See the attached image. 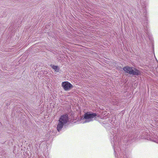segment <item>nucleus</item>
Listing matches in <instances>:
<instances>
[{"label": "nucleus", "instance_id": "f03ea898", "mask_svg": "<svg viewBox=\"0 0 158 158\" xmlns=\"http://www.w3.org/2000/svg\"><path fill=\"white\" fill-rule=\"evenodd\" d=\"M123 70L125 73H127L132 75H139L141 73L140 71L134 68L128 66H126L123 68Z\"/></svg>", "mask_w": 158, "mask_h": 158}, {"label": "nucleus", "instance_id": "7ed1b4c3", "mask_svg": "<svg viewBox=\"0 0 158 158\" xmlns=\"http://www.w3.org/2000/svg\"><path fill=\"white\" fill-rule=\"evenodd\" d=\"M97 116L96 113L90 112H87L84 115V118L86 120L85 123H88L93 120V118H95Z\"/></svg>", "mask_w": 158, "mask_h": 158}, {"label": "nucleus", "instance_id": "20e7f679", "mask_svg": "<svg viewBox=\"0 0 158 158\" xmlns=\"http://www.w3.org/2000/svg\"><path fill=\"white\" fill-rule=\"evenodd\" d=\"M62 86L65 91H68L73 88V85L68 81H64L62 83Z\"/></svg>", "mask_w": 158, "mask_h": 158}, {"label": "nucleus", "instance_id": "39448f33", "mask_svg": "<svg viewBox=\"0 0 158 158\" xmlns=\"http://www.w3.org/2000/svg\"><path fill=\"white\" fill-rule=\"evenodd\" d=\"M51 66L53 69L55 70V71L56 72H57L59 71V68L58 66L51 64Z\"/></svg>", "mask_w": 158, "mask_h": 158}, {"label": "nucleus", "instance_id": "f257e3e1", "mask_svg": "<svg viewBox=\"0 0 158 158\" xmlns=\"http://www.w3.org/2000/svg\"><path fill=\"white\" fill-rule=\"evenodd\" d=\"M69 120L68 116L67 114L63 115L60 116L57 128L59 132L61 130L63 126L68 122Z\"/></svg>", "mask_w": 158, "mask_h": 158}]
</instances>
